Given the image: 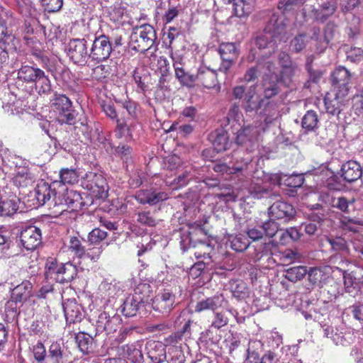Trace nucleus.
I'll return each instance as SVG.
<instances>
[{"mask_svg": "<svg viewBox=\"0 0 363 363\" xmlns=\"http://www.w3.org/2000/svg\"><path fill=\"white\" fill-rule=\"evenodd\" d=\"M45 269V279H52L60 284L72 281L78 273L77 266L70 262L58 264L53 258L47 260Z\"/></svg>", "mask_w": 363, "mask_h": 363, "instance_id": "1", "label": "nucleus"}, {"mask_svg": "<svg viewBox=\"0 0 363 363\" xmlns=\"http://www.w3.org/2000/svg\"><path fill=\"white\" fill-rule=\"evenodd\" d=\"M157 34L153 26L144 24L133 28L130 35L129 46L137 52L149 50L155 44Z\"/></svg>", "mask_w": 363, "mask_h": 363, "instance_id": "2", "label": "nucleus"}, {"mask_svg": "<svg viewBox=\"0 0 363 363\" xmlns=\"http://www.w3.org/2000/svg\"><path fill=\"white\" fill-rule=\"evenodd\" d=\"M198 233H202L201 228L189 231L187 235H183L181 238L180 247L183 252L191 249L196 259H211V253L213 247L209 243L196 240Z\"/></svg>", "mask_w": 363, "mask_h": 363, "instance_id": "3", "label": "nucleus"}, {"mask_svg": "<svg viewBox=\"0 0 363 363\" xmlns=\"http://www.w3.org/2000/svg\"><path fill=\"white\" fill-rule=\"evenodd\" d=\"M81 186L96 199L108 196V184L104 177L99 173L88 172L81 179Z\"/></svg>", "mask_w": 363, "mask_h": 363, "instance_id": "4", "label": "nucleus"}, {"mask_svg": "<svg viewBox=\"0 0 363 363\" xmlns=\"http://www.w3.org/2000/svg\"><path fill=\"white\" fill-rule=\"evenodd\" d=\"M289 21L287 17L272 13L264 28L265 33L271 35V38H277L279 41L286 42L289 38Z\"/></svg>", "mask_w": 363, "mask_h": 363, "instance_id": "5", "label": "nucleus"}, {"mask_svg": "<svg viewBox=\"0 0 363 363\" xmlns=\"http://www.w3.org/2000/svg\"><path fill=\"white\" fill-rule=\"evenodd\" d=\"M52 106L58 113L59 121L67 124H74L75 121L74 110L72 102L65 94H55Z\"/></svg>", "mask_w": 363, "mask_h": 363, "instance_id": "6", "label": "nucleus"}, {"mask_svg": "<svg viewBox=\"0 0 363 363\" xmlns=\"http://www.w3.org/2000/svg\"><path fill=\"white\" fill-rule=\"evenodd\" d=\"M32 289L33 284L28 280H23L15 286L11 291L9 300L6 303V309H11L16 313L17 304L22 305L30 298Z\"/></svg>", "mask_w": 363, "mask_h": 363, "instance_id": "7", "label": "nucleus"}, {"mask_svg": "<svg viewBox=\"0 0 363 363\" xmlns=\"http://www.w3.org/2000/svg\"><path fill=\"white\" fill-rule=\"evenodd\" d=\"M320 200L328 206L345 214H350L354 209L356 199L353 196H333L328 193L321 194Z\"/></svg>", "mask_w": 363, "mask_h": 363, "instance_id": "8", "label": "nucleus"}, {"mask_svg": "<svg viewBox=\"0 0 363 363\" xmlns=\"http://www.w3.org/2000/svg\"><path fill=\"white\" fill-rule=\"evenodd\" d=\"M111 52L112 43L109 38L105 35H101L95 38L89 57L92 60L100 62L108 59Z\"/></svg>", "mask_w": 363, "mask_h": 363, "instance_id": "9", "label": "nucleus"}, {"mask_svg": "<svg viewBox=\"0 0 363 363\" xmlns=\"http://www.w3.org/2000/svg\"><path fill=\"white\" fill-rule=\"evenodd\" d=\"M19 238L22 246L30 251L36 250L42 243L41 230L33 225L23 227Z\"/></svg>", "mask_w": 363, "mask_h": 363, "instance_id": "10", "label": "nucleus"}, {"mask_svg": "<svg viewBox=\"0 0 363 363\" xmlns=\"http://www.w3.org/2000/svg\"><path fill=\"white\" fill-rule=\"evenodd\" d=\"M67 54L74 64L84 65L89 56L86 40L84 38L70 40Z\"/></svg>", "mask_w": 363, "mask_h": 363, "instance_id": "11", "label": "nucleus"}, {"mask_svg": "<svg viewBox=\"0 0 363 363\" xmlns=\"http://www.w3.org/2000/svg\"><path fill=\"white\" fill-rule=\"evenodd\" d=\"M352 74L345 67H337L331 74L332 85L335 91L342 95H347L350 90Z\"/></svg>", "mask_w": 363, "mask_h": 363, "instance_id": "12", "label": "nucleus"}, {"mask_svg": "<svg viewBox=\"0 0 363 363\" xmlns=\"http://www.w3.org/2000/svg\"><path fill=\"white\" fill-rule=\"evenodd\" d=\"M60 186L57 181H54L51 184L41 181L35 188V198L39 205H44L51 199H52L55 204H57V193L56 187Z\"/></svg>", "mask_w": 363, "mask_h": 363, "instance_id": "13", "label": "nucleus"}, {"mask_svg": "<svg viewBox=\"0 0 363 363\" xmlns=\"http://www.w3.org/2000/svg\"><path fill=\"white\" fill-rule=\"evenodd\" d=\"M176 296L168 289L159 292L152 299V306L155 311L168 314L175 307Z\"/></svg>", "mask_w": 363, "mask_h": 363, "instance_id": "14", "label": "nucleus"}, {"mask_svg": "<svg viewBox=\"0 0 363 363\" xmlns=\"http://www.w3.org/2000/svg\"><path fill=\"white\" fill-rule=\"evenodd\" d=\"M335 25L333 23H328L323 34L320 33L319 28H313L311 39L316 42V50L318 52H323L333 39L335 32Z\"/></svg>", "mask_w": 363, "mask_h": 363, "instance_id": "15", "label": "nucleus"}, {"mask_svg": "<svg viewBox=\"0 0 363 363\" xmlns=\"http://www.w3.org/2000/svg\"><path fill=\"white\" fill-rule=\"evenodd\" d=\"M62 306L67 325L80 323L84 319L83 308L75 299H67L65 301Z\"/></svg>", "mask_w": 363, "mask_h": 363, "instance_id": "16", "label": "nucleus"}, {"mask_svg": "<svg viewBox=\"0 0 363 363\" xmlns=\"http://www.w3.org/2000/svg\"><path fill=\"white\" fill-rule=\"evenodd\" d=\"M346 96L342 95L340 91H337L327 93L324 98V104L327 113L333 116H338L346 104Z\"/></svg>", "mask_w": 363, "mask_h": 363, "instance_id": "17", "label": "nucleus"}, {"mask_svg": "<svg viewBox=\"0 0 363 363\" xmlns=\"http://www.w3.org/2000/svg\"><path fill=\"white\" fill-rule=\"evenodd\" d=\"M143 341L136 340L131 343L123 345L118 347L119 355L127 357L132 363H143Z\"/></svg>", "mask_w": 363, "mask_h": 363, "instance_id": "18", "label": "nucleus"}, {"mask_svg": "<svg viewBox=\"0 0 363 363\" xmlns=\"http://www.w3.org/2000/svg\"><path fill=\"white\" fill-rule=\"evenodd\" d=\"M135 200L141 204L156 205L169 199V195L164 191L157 192L150 189H140L135 195Z\"/></svg>", "mask_w": 363, "mask_h": 363, "instance_id": "19", "label": "nucleus"}, {"mask_svg": "<svg viewBox=\"0 0 363 363\" xmlns=\"http://www.w3.org/2000/svg\"><path fill=\"white\" fill-rule=\"evenodd\" d=\"M83 203L81 194L76 190L66 188L61 196L58 195L57 204L65 205L72 211L80 208Z\"/></svg>", "mask_w": 363, "mask_h": 363, "instance_id": "20", "label": "nucleus"}, {"mask_svg": "<svg viewBox=\"0 0 363 363\" xmlns=\"http://www.w3.org/2000/svg\"><path fill=\"white\" fill-rule=\"evenodd\" d=\"M224 297L222 294H217L213 296L207 297L199 301L194 307V311L197 313L206 311L216 312L219 308L223 306Z\"/></svg>", "mask_w": 363, "mask_h": 363, "instance_id": "21", "label": "nucleus"}, {"mask_svg": "<svg viewBox=\"0 0 363 363\" xmlns=\"http://www.w3.org/2000/svg\"><path fill=\"white\" fill-rule=\"evenodd\" d=\"M217 77L216 70L201 67L194 77L193 82H196L198 84H201L205 88L213 89L218 83Z\"/></svg>", "mask_w": 363, "mask_h": 363, "instance_id": "22", "label": "nucleus"}, {"mask_svg": "<svg viewBox=\"0 0 363 363\" xmlns=\"http://www.w3.org/2000/svg\"><path fill=\"white\" fill-rule=\"evenodd\" d=\"M146 350L148 357L153 363H162L166 360V345L160 341L151 340L147 342Z\"/></svg>", "mask_w": 363, "mask_h": 363, "instance_id": "23", "label": "nucleus"}, {"mask_svg": "<svg viewBox=\"0 0 363 363\" xmlns=\"http://www.w3.org/2000/svg\"><path fill=\"white\" fill-rule=\"evenodd\" d=\"M362 175L363 170L361 165L355 161L350 160L342 165L341 177L347 182H354L358 179L362 178Z\"/></svg>", "mask_w": 363, "mask_h": 363, "instance_id": "24", "label": "nucleus"}, {"mask_svg": "<svg viewBox=\"0 0 363 363\" xmlns=\"http://www.w3.org/2000/svg\"><path fill=\"white\" fill-rule=\"evenodd\" d=\"M270 218L281 219L284 218L292 217L295 214L293 206L287 202L278 201L274 202L269 208Z\"/></svg>", "mask_w": 363, "mask_h": 363, "instance_id": "25", "label": "nucleus"}, {"mask_svg": "<svg viewBox=\"0 0 363 363\" xmlns=\"http://www.w3.org/2000/svg\"><path fill=\"white\" fill-rule=\"evenodd\" d=\"M229 323V318L225 311H216L213 313L212 320L208 328L205 330V335L211 337L214 332L227 326Z\"/></svg>", "mask_w": 363, "mask_h": 363, "instance_id": "26", "label": "nucleus"}, {"mask_svg": "<svg viewBox=\"0 0 363 363\" xmlns=\"http://www.w3.org/2000/svg\"><path fill=\"white\" fill-rule=\"evenodd\" d=\"M19 199L14 194L1 196L0 216H11L18 209Z\"/></svg>", "mask_w": 363, "mask_h": 363, "instance_id": "27", "label": "nucleus"}, {"mask_svg": "<svg viewBox=\"0 0 363 363\" xmlns=\"http://www.w3.org/2000/svg\"><path fill=\"white\" fill-rule=\"evenodd\" d=\"M43 72V69L35 66L21 65L18 70L17 77L26 84H33Z\"/></svg>", "mask_w": 363, "mask_h": 363, "instance_id": "28", "label": "nucleus"}, {"mask_svg": "<svg viewBox=\"0 0 363 363\" xmlns=\"http://www.w3.org/2000/svg\"><path fill=\"white\" fill-rule=\"evenodd\" d=\"M259 130L256 126L247 125L238 131L235 142L238 145H243L257 140Z\"/></svg>", "mask_w": 363, "mask_h": 363, "instance_id": "29", "label": "nucleus"}, {"mask_svg": "<svg viewBox=\"0 0 363 363\" xmlns=\"http://www.w3.org/2000/svg\"><path fill=\"white\" fill-rule=\"evenodd\" d=\"M34 89L40 96H49L52 92L51 80L43 71L33 84Z\"/></svg>", "mask_w": 363, "mask_h": 363, "instance_id": "30", "label": "nucleus"}, {"mask_svg": "<svg viewBox=\"0 0 363 363\" xmlns=\"http://www.w3.org/2000/svg\"><path fill=\"white\" fill-rule=\"evenodd\" d=\"M255 0H233L235 14L239 18L249 16L254 10Z\"/></svg>", "mask_w": 363, "mask_h": 363, "instance_id": "31", "label": "nucleus"}, {"mask_svg": "<svg viewBox=\"0 0 363 363\" xmlns=\"http://www.w3.org/2000/svg\"><path fill=\"white\" fill-rule=\"evenodd\" d=\"M218 52L220 58L238 60L240 51L233 43H222L219 45Z\"/></svg>", "mask_w": 363, "mask_h": 363, "instance_id": "32", "label": "nucleus"}, {"mask_svg": "<svg viewBox=\"0 0 363 363\" xmlns=\"http://www.w3.org/2000/svg\"><path fill=\"white\" fill-rule=\"evenodd\" d=\"M143 306L131 294L125 298L123 304L122 313L126 317H133Z\"/></svg>", "mask_w": 363, "mask_h": 363, "instance_id": "33", "label": "nucleus"}, {"mask_svg": "<svg viewBox=\"0 0 363 363\" xmlns=\"http://www.w3.org/2000/svg\"><path fill=\"white\" fill-rule=\"evenodd\" d=\"M277 38H271V35L264 32L255 38V45L259 49H269V53L274 52L277 47Z\"/></svg>", "mask_w": 363, "mask_h": 363, "instance_id": "34", "label": "nucleus"}, {"mask_svg": "<svg viewBox=\"0 0 363 363\" xmlns=\"http://www.w3.org/2000/svg\"><path fill=\"white\" fill-rule=\"evenodd\" d=\"M75 340L83 354H87L92 351L93 338L91 335L84 332H79L75 336Z\"/></svg>", "mask_w": 363, "mask_h": 363, "instance_id": "35", "label": "nucleus"}, {"mask_svg": "<svg viewBox=\"0 0 363 363\" xmlns=\"http://www.w3.org/2000/svg\"><path fill=\"white\" fill-rule=\"evenodd\" d=\"M132 295L138 300V302L144 305L145 303L148 302L151 297V286L148 284L140 283L135 288Z\"/></svg>", "mask_w": 363, "mask_h": 363, "instance_id": "36", "label": "nucleus"}, {"mask_svg": "<svg viewBox=\"0 0 363 363\" xmlns=\"http://www.w3.org/2000/svg\"><path fill=\"white\" fill-rule=\"evenodd\" d=\"M279 186L283 191L289 196H295V174L291 175L283 174L279 177Z\"/></svg>", "mask_w": 363, "mask_h": 363, "instance_id": "37", "label": "nucleus"}, {"mask_svg": "<svg viewBox=\"0 0 363 363\" xmlns=\"http://www.w3.org/2000/svg\"><path fill=\"white\" fill-rule=\"evenodd\" d=\"M60 186L67 184H74L79 181V174L74 168H62L59 172Z\"/></svg>", "mask_w": 363, "mask_h": 363, "instance_id": "38", "label": "nucleus"}, {"mask_svg": "<svg viewBox=\"0 0 363 363\" xmlns=\"http://www.w3.org/2000/svg\"><path fill=\"white\" fill-rule=\"evenodd\" d=\"M112 325L113 320L110 319L108 314L106 312L101 313L99 315L98 319L96 322L95 335L104 331H106L107 333H110L112 330Z\"/></svg>", "mask_w": 363, "mask_h": 363, "instance_id": "39", "label": "nucleus"}, {"mask_svg": "<svg viewBox=\"0 0 363 363\" xmlns=\"http://www.w3.org/2000/svg\"><path fill=\"white\" fill-rule=\"evenodd\" d=\"M155 72L160 74L159 79L160 85H162L166 81V77L170 74V66L167 59L163 56L157 60L155 65Z\"/></svg>", "mask_w": 363, "mask_h": 363, "instance_id": "40", "label": "nucleus"}, {"mask_svg": "<svg viewBox=\"0 0 363 363\" xmlns=\"http://www.w3.org/2000/svg\"><path fill=\"white\" fill-rule=\"evenodd\" d=\"M68 249L78 258L82 259L84 257L85 247L79 236L72 235L69 237Z\"/></svg>", "mask_w": 363, "mask_h": 363, "instance_id": "41", "label": "nucleus"}, {"mask_svg": "<svg viewBox=\"0 0 363 363\" xmlns=\"http://www.w3.org/2000/svg\"><path fill=\"white\" fill-rule=\"evenodd\" d=\"M48 358L50 363H64L63 350L57 342H52L49 347Z\"/></svg>", "mask_w": 363, "mask_h": 363, "instance_id": "42", "label": "nucleus"}, {"mask_svg": "<svg viewBox=\"0 0 363 363\" xmlns=\"http://www.w3.org/2000/svg\"><path fill=\"white\" fill-rule=\"evenodd\" d=\"M250 246L248 238L243 234H238L230 240V247L236 252H244Z\"/></svg>", "mask_w": 363, "mask_h": 363, "instance_id": "43", "label": "nucleus"}, {"mask_svg": "<svg viewBox=\"0 0 363 363\" xmlns=\"http://www.w3.org/2000/svg\"><path fill=\"white\" fill-rule=\"evenodd\" d=\"M13 180L16 186L26 187L33 182V177L28 169H23L17 172Z\"/></svg>", "mask_w": 363, "mask_h": 363, "instance_id": "44", "label": "nucleus"}, {"mask_svg": "<svg viewBox=\"0 0 363 363\" xmlns=\"http://www.w3.org/2000/svg\"><path fill=\"white\" fill-rule=\"evenodd\" d=\"M326 240L333 251L342 252L344 255L349 252L347 242L343 238H327Z\"/></svg>", "mask_w": 363, "mask_h": 363, "instance_id": "45", "label": "nucleus"}, {"mask_svg": "<svg viewBox=\"0 0 363 363\" xmlns=\"http://www.w3.org/2000/svg\"><path fill=\"white\" fill-rule=\"evenodd\" d=\"M318 122L316 113L313 111H308L302 118L301 126L306 131H311L316 128Z\"/></svg>", "mask_w": 363, "mask_h": 363, "instance_id": "46", "label": "nucleus"}, {"mask_svg": "<svg viewBox=\"0 0 363 363\" xmlns=\"http://www.w3.org/2000/svg\"><path fill=\"white\" fill-rule=\"evenodd\" d=\"M344 285L347 293L355 296L359 290L358 283L354 276L347 272L343 274Z\"/></svg>", "mask_w": 363, "mask_h": 363, "instance_id": "47", "label": "nucleus"}, {"mask_svg": "<svg viewBox=\"0 0 363 363\" xmlns=\"http://www.w3.org/2000/svg\"><path fill=\"white\" fill-rule=\"evenodd\" d=\"M213 146L217 152L228 150L230 147L228 134L225 133L217 134L213 141Z\"/></svg>", "mask_w": 363, "mask_h": 363, "instance_id": "48", "label": "nucleus"}, {"mask_svg": "<svg viewBox=\"0 0 363 363\" xmlns=\"http://www.w3.org/2000/svg\"><path fill=\"white\" fill-rule=\"evenodd\" d=\"M333 342L336 345H342L344 347L348 346L352 344L354 340L353 333L350 332L347 333H336L331 336Z\"/></svg>", "mask_w": 363, "mask_h": 363, "instance_id": "49", "label": "nucleus"}, {"mask_svg": "<svg viewBox=\"0 0 363 363\" xmlns=\"http://www.w3.org/2000/svg\"><path fill=\"white\" fill-rule=\"evenodd\" d=\"M107 237V233L99 228H94L88 234V243L89 245H102L101 242Z\"/></svg>", "mask_w": 363, "mask_h": 363, "instance_id": "50", "label": "nucleus"}, {"mask_svg": "<svg viewBox=\"0 0 363 363\" xmlns=\"http://www.w3.org/2000/svg\"><path fill=\"white\" fill-rule=\"evenodd\" d=\"M182 164V160L176 155H169L163 160V169L173 172L177 170Z\"/></svg>", "mask_w": 363, "mask_h": 363, "instance_id": "51", "label": "nucleus"}, {"mask_svg": "<svg viewBox=\"0 0 363 363\" xmlns=\"http://www.w3.org/2000/svg\"><path fill=\"white\" fill-rule=\"evenodd\" d=\"M336 8V4L333 1L323 3L321 5L320 11L317 14V18L322 22L326 21L335 13Z\"/></svg>", "mask_w": 363, "mask_h": 363, "instance_id": "52", "label": "nucleus"}, {"mask_svg": "<svg viewBox=\"0 0 363 363\" xmlns=\"http://www.w3.org/2000/svg\"><path fill=\"white\" fill-rule=\"evenodd\" d=\"M111 67L108 65H99L92 69L91 78L96 81H102L111 74Z\"/></svg>", "mask_w": 363, "mask_h": 363, "instance_id": "53", "label": "nucleus"}, {"mask_svg": "<svg viewBox=\"0 0 363 363\" xmlns=\"http://www.w3.org/2000/svg\"><path fill=\"white\" fill-rule=\"evenodd\" d=\"M104 249L102 245H89L88 243V247L85 248L84 257L83 258H87L93 262H97L102 254Z\"/></svg>", "mask_w": 363, "mask_h": 363, "instance_id": "54", "label": "nucleus"}, {"mask_svg": "<svg viewBox=\"0 0 363 363\" xmlns=\"http://www.w3.org/2000/svg\"><path fill=\"white\" fill-rule=\"evenodd\" d=\"M137 221L141 225L155 227L157 224V220L152 216L150 211H140L137 214Z\"/></svg>", "mask_w": 363, "mask_h": 363, "instance_id": "55", "label": "nucleus"}, {"mask_svg": "<svg viewBox=\"0 0 363 363\" xmlns=\"http://www.w3.org/2000/svg\"><path fill=\"white\" fill-rule=\"evenodd\" d=\"M278 9L281 11V16L294 15L295 10V0H280L278 3Z\"/></svg>", "mask_w": 363, "mask_h": 363, "instance_id": "56", "label": "nucleus"}, {"mask_svg": "<svg viewBox=\"0 0 363 363\" xmlns=\"http://www.w3.org/2000/svg\"><path fill=\"white\" fill-rule=\"evenodd\" d=\"M274 220L275 219L270 218L269 220L264 223L260 226V228L263 230V234L264 233L269 238H273L279 233L278 224Z\"/></svg>", "mask_w": 363, "mask_h": 363, "instance_id": "57", "label": "nucleus"}, {"mask_svg": "<svg viewBox=\"0 0 363 363\" xmlns=\"http://www.w3.org/2000/svg\"><path fill=\"white\" fill-rule=\"evenodd\" d=\"M41 5L48 13H55L62 9L63 0H40Z\"/></svg>", "mask_w": 363, "mask_h": 363, "instance_id": "58", "label": "nucleus"}, {"mask_svg": "<svg viewBox=\"0 0 363 363\" xmlns=\"http://www.w3.org/2000/svg\"><path fill=\"white\" fill-rule=\"evenodd\" d=\"M347 60L353 63L363 60V50L361 48L350 47L346 50Z\"/></svg>", "mask_w": 363, "mask_h": 363, "instance_id": "59", "label": "nucleus"}, {"mask_svg": "<svg viewBox=\"0 0 363 363\" xmlns=\"http://www.w3.org/2000/svg\"><path fill=\"white\" fill-rule=\"evenodd\" d=\"M192 178L193 176L191 174V172L186 170L175 178L172 182V184L174 186V189H181L186 186Z\"/></svg>", "mask_w": 363, "mask_h": 363, "instance_id": "60", "label": "nucleus"}, {"mask_svg": "<svg viewBox=\"0 0 363 363\" xmlns=\"http://www.w3.org/2000/svg\"><path fill=\"white\" fill-rule=\"evenodd\" d=\"M279 62L283 68V70L281 72V75L283 77L286 74L288 69H290V71L293 70L291 67L292 62L291 60V57L286 52H281L279 53Z\"/></svg>", "mask_w": 363, "mask_h": 363, "instance_id": "61", "label": "nucleus"}, {"mask_svg": "<svg viewBox=\"0 0 363 363\" xmlns=\"http://www.w3.org/2000/svg\"><path fill=\"white\" fill-rule=\"evenodd\" d=\"M271 248L272 245L269 242H264L259 246L255 247V259L259 260L264 256L272 255Z\"/></svg>", "mask_w": 363, "mask_h": 363, "instance_id": "62", "label": "nucleus"}, {"mask_svg": "<svg viewBox=\"0 0 363 363\" xmlns=\"http://www.w3.org/2000/svg\"><path fill=\"white\" fill-rule=\"evenodd\" d=\"M33 354L35 359L38 363H43L46 357V350L44 345L41 342H38L33 347Z\"/></svg>", "mask_w": 363, "mask_h": 363, "instance_id": "63", "label": "nucleus"}, {"mask_svg": "<svg viewBox=\"0 0 363 363\" xmlns=\"http://www.w3.org/2000/svg\"><path fill=\"white\" fill-rule=\"evenodd\" d=\"M179 65H180V64H174L176 77L182 84H188L189 82H193L194 77L189 75L186 72H185L184 69Z\"/></svg>", "mask_w": 363, "mask_h": 363, "instance_id": "64", "label": "nucleus"}]
</instances>
